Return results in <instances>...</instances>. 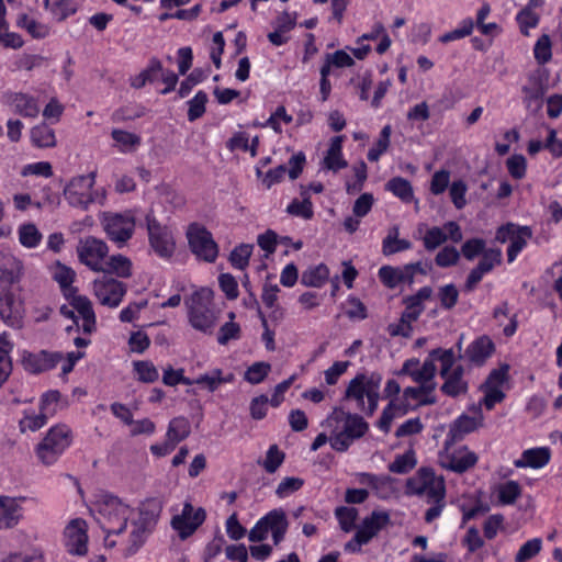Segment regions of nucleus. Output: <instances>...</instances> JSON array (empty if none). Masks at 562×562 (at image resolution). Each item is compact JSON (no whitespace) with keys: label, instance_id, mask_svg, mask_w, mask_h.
<instances>
[{"label":"nucleus","instance_id":"1","mask_svg":"<svg viewBox=\"0 0 562 562\" xmlns=\"http://www.w3.org/2000/svg\"><path fill=\"white\" fill-rule=\"evenodd\" d=\"M134 514V509L119 497L104 495L98 505L95 517L97 522L108 536L121 535L126 529L128 520L132 521L130 546L125 552L127 557L133 555L144 544L153 524V518H149L143 510L139 512L137 520L133 518Z\"/></svg>","mask_w":562,"mask_h":562},{"label":"nucleus","instance_id":"2","mask_svg":"<svg viewBox=\"0 0 562 562\" xmlns=\"http://www.w3.org/2000/svg\"><path fill=\"white\" fill-rule=\"evenodd\" d=\"M322 425L330 429L329 443L338 452L347 451L369 430V424L362 416L345 412L341 407H335Z\"/></svg>","mask_w":562,"mask_h":562},{"label":"nucleus","instance_id":"3","mask_svg":"<svg viewBox=\"0 0 562 562\" xmlns=\"http://www.w3.org/2000/svg\"><path fill=\"white\" fill-rule=\"evenodd\" d=\"M189 324L206 335H212L221 316L213 302V291L200 288L184 299Z\"/></svg>","mask_w":562,"mask_h":562},{"label":"nucleus","instance_id":"4","mask_svg":"<svg viewBox=\"0 0 562 562\" xmlns=\"http://www.w3.org/2000/svg\"><path fill=\"white\" fill-rule=\"evenodd\" d=\"M461 254L470 261L481 256L479 263L470 271L464 282L463 290L465 292H472L483 277L502 262V250L486 248V241L482 238L468 239L461 247Z\"/></svg>","mask_w":562,"mask_h":562},{"label":"nucleus","instance_id":"5","mask_svg":"<svg viewBox=\"0 0 562 562\" xmlns=\"http://www.w3.org/2000/svg\"><path fill=\"white\" fill-rule=\"evenodd\" d=\"M72 441L71 429L59 424L52 427L36 447V454L45 465L54 464Z\"/></svg>","mask_w":562,"mask_h":562},{"label":"nucleus","instance_id":"6","mask_svg":"<svg viewBox=\"0 0 562 562\" xmlns=\"http://www.w3.org/2000/svg\"><path fill=\"white\" fill-rule=\"evenodd\" d=\"M186 237L191 252L205 262H215L218 257V245L212 233L198 222L191 223L186 231Z\"/></svg>","mask_w":562,"mask_h":562},{"label":"nucleus","instance_id":"7","mask_svg":"<svg viewBox=\"0 0 562 562\" xmlns=\"http://www.w3.org/2000/svg\"><path fill=\"white\" fill-rule=\"evenodd\" d=\"M100 222L108 238L119 248L123 247L134 234L135 218L130 211L124 213L104 212Z\"/></svg>","mask_w":562,"mask_h":562},{"label":"nucleus","instance_id":"8","mask_svg":"<svg viewBox=\"0 0 562 562\" xmlns=\"http://www.w3.org/2000/svg\"><path fill=\"white\" fill-rule=\"evenodd\" d=\"M95 171H91L87 176H77L72 178L64 189V196L74 207L88 210L93 203L92 188L95 182Z\"/></svg>","mask_w":562,"mask_h":562},{"label":"nucleus","instance_id":"9","mask_svg":"<svg viewBox=\"0 0 562 562\" xmlns=\"http://www.w3.org/2000/svg\"><path fill=\"white\" fill-rule=\"evenodd\" d=\"M531 237L532 231L529 226H518L514 223H507L498 227L495 238L499 243H506L510 239V245L507 249V259L508 262H513Z\"/></svg>","mask_w":562,"mask_h":562},{"label":"nucleus","instance_id":"10","mask_svg":"<svg viewBox=\"0 0 562 562\" xmlns=\"http://www.w3.org/2000/svg\"><path fill=\"white\" fill-rule=\"evenodd\" d=\"M162 81L166 83V87L160 90L161 94H166L176 88V74L172 71H165L161 63L153 58L149 63V66L144 69L140 74L132 78L131 86L139 89L144 87L147 82Z\"/></svg>","mask_w":562,"mask_h":562},{"label":"nucleus","instance_id":"11","mask_svg":"<svg viewBox=\"0 0 562 562\" xmlns=\"http://www.w3.org/2000/svg\"><path fill=\"white\" fill-rule=\"evenodd\" d=\"M0 317L11 327L20 328L22 326V304L14 297L11 286L5 280H0Z\"/></svg>","mask_w":562,"mask_h":562},{"label":"nucleus","instance_id":"12","mask_svg":"<svg viewBox=\"0 0 562 562\" xmlns=\"http://www.w3.org/2000/svg\"><path fill=\"white\" fill-rule=\"evenodd\" d=\"M79 259L93 271L103 270L102 260L108 255L106 244L97 237L89 236L81 239L77 248Z\"/></svg>","mask_w":562,"mask_h":562},{"label":"nucleus","instance_id":"13","mask_svg":"<svg viewBox=\"0 0 562 562\" xmlns=\"http://www.w3.org/2000/svg\"><path fill=\"white\" fill-rule=\"evenodd\" d=\"M94 294L102 305L116 307L126 293V285L106 274L93 283Z\"/></svg>","mask_w":562,"mask_h":562},{"label":"nucleus","instance_id":"14","mask_svg":"<svg viewBox=\"0 0 562 562\" xmlns=\"http://www.w3.org/2000/svg\"><path fill=\"white\" fill-rule=\"evenodd\" d=\"M206 512L203 507H194L190 502H184L181 514H178V538L186 540L203 525Z\"/></svg>","mask_w":562,"mask_h":562},{"label":"nucleus","instance_id":"15","mask_svg":"<svg viewBox=\"0 0 562 562\" xmlns=\"http://www.w3.org/2000/svg\"><path fill=\"white\" fill-rule=\"evenodd\" d=\"M146 223L149 241L154 250L160 257H170L173 248L171 232L150 214L146 216Z\"/></svg>","mask_w":562,"mask_h":562},{"label":"nucleus","instance_id":"16","mask_svg":"<svg viewBox=\"0 0 562 562\" xmlns=\"http://www.w3.org/2000/svg\"><path fill=\"white\" fill-rule=\"evenodd\" d=\"M65 546L70 554L85 555L88 551L87 524L83 519H72L64 531Z\"/></svg>","mask_w":562,"mask_h":562},{"label":"nucleus","instance_id":"17","mask_svg":"<svg viewBox=\"0 0 562 562\" xmlns=\"http://www.w3.org/2000/svg\"><path fill=\"white\" fill-rule=\"evenodd\" d=\"M61 359L63 355L60 352L42 350L33 353L25 350L22 353L21 363L25 371L37 374L55 368Z\"/></svg>","mask_w":562,"mask_h":562},{"label":"nucleus","instance_id":"18","mask_svg":"<svg viewBox=\"0 0 562 562\" xmlns=\"http://www.w3.org/2000/svg\"><path fill=\"white\" fill-rule=\"evenodd\" d=\"M477 456L473 451H470L467 446L449 453H440V464L442 468L456 472L464 473L473 468L477 462Z\"/></svg>","mask_w":562,"mask_h":562},{"label":"nucleus","instance_id":"19","mask_svg":"<svg viewBox=\"0 0 562 562\" xmlns=\"http://www.w3.org/2000/svg\"><path fill=\"white\" fill-rule=\"evenodd\" d=\"M483 417L480 415V418L471 417L469 415H461L458 417L449 428L447 434V438L445 440V451H449V449L458 441L462 440L465 435L473 432L481 426Z\"/></svg>","mask_w":562,"mask_h":562},{"label":"nucleus","instance_id":"20","mask_svg":"<svg viewBox=\"0 0 562 562\" xmlns=\"http://www.w3.org/2000/svg\"><path fill=\"white\" fill-rule=\"evenodd\" d=\"M390 521L387 512L373 510L370 516L362 520L361 526L356 532V540L358 543H369Z\"/></svg>","mask_w":562,"mask_h":562},{"label":"nucleus","instance_id":"21","mask_svg":"<svg viewBox=\"0 0 562 562\" xmlns=\"http://www.w3.org/2000/svg\"><path fill=\"white\" fill-rule=\"evenodd\" d=\"M3 101L12 106L16 114L24 117H36L40 113L37 100L31 94L8 91L3 94Z\"/></svg>","mask_w":562,"mask_h":562},{"label":"nucleus","instance_id":"22","mask_svg":"<svg viewBox=\"0 0 562 562\" xmlns=\"http://www.w3.org/2000/svg\"><path fill=\"white\" fill-rule=\"evenodd\" d=\"M546 91L547 87L541 76L539 74L530 75L528 78V85L522 87L526 108L532 112L539 111L542 106V99Z\"/></svg>","mask_w":562,"mask_h":562},{"label":"nucleus","instance_id":"23","mask_svg":"<svg viewBox=\"0 0 562 562\" xmlns=\"http://www.w3.org/2000/svg\"><path fill=\"white\" fill-rule=\"evenodd\" d=\"M432 289L430 286L420 288L416 294L404 297L403 303L406 308L402 313V323L416 322L424 311L423 302L430 299Z\"/></svg>","mask_w":562,"mask_h":562},{"label":"nucleus","instance_id":"24","mask_svg":"<svg viewBox=\"0 0 562 562\" xmlns=\"http://www.w3.org/2000/svg\"><path fill=\"white\" fill-rule=\"evenodd\" d=\"M419 360L417 358L407 359L401 370L396 372L397 375H409L414 382H425L434 380L436 374V366L432 360H426L422 368H418Z\"/></svg>","mask_w":562,"mask_h":562},{"label":"nucleus","instance_id":"25","mask_svg":"<svg viewBox=\"0 0 562 562\" xmlns=\"http://www.w3.org/2000/svg\"><path fill=\"white\" fill-rule=\"evenodd\" d=\"M495 351V345L488 336H481L472 341L464 351L467 358L472 364L481 367Z\"/></svg>","mask_w":562,"mask_h":562},{"label":"nucleus","instance_id":"26","mask_svg":"<svg viewBox=\"0 0 562 562\" xmlns=\"http://www.w3.org/2000/svg\"><path fill=\"white\" fill-rule=\"evenodd\" d=\"M70 306L77 311L83 319L82 330L86 334H91L95 330V314L92 308L91 301L85 295L69 294Z\"/></svg>","mask_w":562,"mask_h":562},{"label":"nucleus","instance_id":"27","mask_svg":"<svg viewBox=\"0 0 562 562\" xmlns=\"http://www.w3.org/2000/svg\"><path fill=\"white\" fill-rule=\"evenodd\" d=\"M234 380V374L229 373L227 376L222 375L221 369H214L210 373L198 376L194 381H190L183 375V370L178 369V384H192L196 383L204 385L210 392H214L221 384L228 383Z\"/></svg>","mask_w":562,"mask_h":562},{"label":"nucleus","instance_id":"28","mask_svg":"<svg viewBox=\"0 0 562 562\" xmlns=\"http://www.w3.org/2000/svg\"><path fill=\"white\" fill-rule=\"evenodd\" d=\"M464 368L462 366H456L451 372L446 376H441L445 379L443 384L440 386V391L448 396L457 397L460 394H465L468 392L469 385L465 380H463Z\"/></svg>","mask_w":562,"mask_h":562},{"label":"nucleus","instance_id":"29","mask_svg":"<svg viewBox=\"0 0 562 562\" xmlns=\"http://www.w3.org/2000/svg\"><path fill=\"white\" fill-rule=\"evenodd\" d=\"M435 479V471L428 467H422L416 474L406 480L405 494L406 495H423L426 488L431 484Z\"/></svg>","mask_w":562,"mask_h":562},{"label":"nucleus","instance_id":"30","mask_svg":"<svg viewBox=\"0 0 562 562\" xmlns=\"http://www.w3.org/2000/svg\"><path fill=\"white\" fill-rule=\"evenodd\" d=\"M550 461L549 448H532L522 452L521 459L514 462L516 468H533L539 469L544 467Z\"/></svg>","mask_w":562,"mask_h":562},{"label":"nucleus","instance_id":"31","mask_svg":"<svg viewBox=\"0 0 562 562\" xmlns=\"http://www.w3.org/2000/svg\"><path fill=\"white\" fill-rule=\"evenodd\" d=\"M366 396V374L359 373L349 382L345 391L344 400H355L358 409L364 411Z\"/></svg>","mask_w":562,"mask_h":562},{"label":"nucleus","instance_id":"32","mask_svg":"<svg viewBox=\"0 0 562 562\" xmlns=\"http://www.w3.org/2000/svg\"><path fill=\"white\" fill-rule=\"evenodd\" d=\"M31 140L38 148L56 146L55 132L46 123H41L31 130Z\"/></svg>","mask_w":562,"mask_h":562},{"label":"nucleus","instance_id":"33","mask_svg":"<svg viewBox=\"0 0 562 562\" xmlns=\"http://www.w3.org/2000/svg\"><path fill=\"white\" fill-rule=\"evenodd\" d=\"M102 271L106 276L116 274L120 278H130L132 276V262L123 255H114L105 262Z\"/></svg>","mask_w":562,"mask_h":562},{"label":"nucleus","instance_id":"34","mask_svg":"<svg viewBox=\"0 0 562 562\" xmlns=\"http://www.w3.org/2000/svg\"><path fill=\"white\" fill-rule=\"evenodd\" d=\"M329 277V270L326 265L319 263L316 267L308 268L302 273L301 283L305 286L321 288Z\"/></svg>","mask_w":562,"mask_h":562},{"label":"nucleus","instance_id":"35","mask_svg":"<svg viewBox=\"0 0 562 562\" xmlns=\"http://www.w3.org/2000/svg\"><path fill=\"white\" fill-rule=\"evenodd\" d=\"M385 190L392 192L405 203L411 202L414 198V191L411 182L402 177H394L390 179L385 184Z\"/></svg>","mask_w":562,"mask_h":562},{"label":"nucleus","instance_id":"36","mask_svg":"<svg viewBox=\"0 0 562 562\" xmlns=\"http://www.w3.org/2000/svg\"><path fill=\"white\" fill-rule=\"evenodd\" d=\"M0 508L2 513L0 514L7 522V528H13L18 525L21 518V506L16 503L15 499L10 498L8 496H0Z\"/></svg>","mask_w":562,"mask_h":562},{"label":"nucleus","instance_id":"37","mask_svg":"<svg viewBox=\"0 0 562 562\" xmlns=\"http://www.w3.org/2000/svg\"><path fill=\"white\" fill-rule=\"evenodd\" d=\"M416 464L415 452L413 449H409L405 453L396 456L395 460L387 465V469L392 473L406 474L412 471Z\"/></svg>","mask_w":562,"mask_h":562},{"label":"nucleus","instance_id":"38","mask_svg":"<svg viewBox=\"0 0 562 562\" xmlns=\"http://www.w3.org/2000/svg\"><path fill=\"white\" fill-rule=\"evenodd\" d=\"M262 524L267 527V531H274L283 528H289V520L285 512L282 508L272 509L266 516L260 518Z\"/></svg>","mask_w":562,"mask_h":562},{"label":"nucleus","instance_id":"39","mask_svg":"<svg viewBox=\"0 0 562 562\" xmlns=\"http://www.w3.org/2000/svg\"><path fill=\"white\" fill-rule=\"evenodd\" d=\"M176 419H171L167 431V440L162 443L150 446V451L156 457H165L176 449Z\"/></svg>","mask_w":562,"mask_h":562},{"label":"nucleus","instance_id":"40","mask_svg":"<svg viewBox=\"0 0 562 562\" xmlns=\"http://www.w3.org/2000/svg\"><path fill=\"white\" fill-rule=\"evenodd\" d=\"M254 246L250 244H240L235 247L229 255V262L233 267L244 270L249 265Z\"/></svg>","mask_w":562,"mask_h":562},{"label":"nucleus","instance_id":"41","mask_svg":"<svg viewBox=\"0 0 562 562\" xmlns=\"http://www.w3.org/2000/svg\"><path fill=\"white\" fill-rule=\"evenodd\" d=\"M284 458V452H282L277 445H272L266 453V459L263 461L258 460V464L262 465L268 473L272 474L277 472L283 463Z\"/></svg>","mask_w":562,"mask_h":562},{"label":"nucleus","instance_id":"42","mask_svg":"<svg viewBox=\"0 0 562 562\" xmlns=\"http://www.w3.org/2000/svg\"><path fill=\"white\" fill-rule=\"evenodd\" d=\"M498 502L502 505H512L521 494V487L516 481H507L498 486Z\"/></svg>","mask_w":562,"mask_h":562},{"label":"nucleus","instance_id":"43","mask_svg":"<svg viewBox=\"0 0 562 562\" xmlns=\"http://www.w3.org/2000/svg\"><path fill=\"white\" fill-rule=\"evenodd\" d=\"M392 128L390 125H385L379 136V139L372 148L368 151V159L370 161H378L382 154H384L390 146Z\"/></svg>","mask_w":562,"mask_h":562},{"label":"nucleus","instance_id":"44","mask_svg":"<svg viewBox=\"0 0 562 562\" xmlns=\"http://www.w3.org/2000/svg\"><path fill=\"white\" fill-rule=\"evenodd\" d=\"M133 367L138 380L144 383H153L159 376L158 370L150 361H134Z\"/></svg>","mask_w":562,"mask_h":562},{"label":"nucleus","instance_id":"45","mask_svg":"<svg viewBox=\"0 0 562 562\" xmlns=\"http://www.w3.org/2000/svg\"><path fill=\"white\" fill-rule=\"evenodd\" d=\"M286 212L293 216H299L304 220H311L314 216L313 203L311 201V198H304V200L302 201L294 199L288 205Z\"/></svg>","mask_w":562,"mask_h":562},{"label":"nucleus","instance_id":"46","mask_svg":"<svg viewBox=\"0 0 562 562\" xmlns=\"http://www.w3.org/2000/svg\"><path fill=\"white\" fill-rule=\"evenodd\" d=\"M335 515L339 521L340 528L345 532H349L355 528V522L358 517L357 508L340 506L336 508Z\"/></svg>","mask_w":562,"mask_h":562},{"label":"nucleus","instance_id":"47","mask_svg":"<svg viewBox=\"0 0 562 562\" xmlns=\"http://www.w3.org/2000/svg\"><path fill=\"white\" fill-rule=\"evenodd\" d=\"M271 370L268 362H255L245 372L244 379L250 384L261 383Z\"/></svg>","mask_w":562,"mask_h":562},{"label":"nucleus","instance_id":"48","mask_svg":"<svg viewBox=\"0 0 562 562\" xmlns=\"http://www.w3.org/2000/svg\"><path fill=\"white\" fill-rule=\"evenodd\" d=\"M54 279L60 285L66 299H69V294L76 293V288L71 286V283L74 282L75 279V272L70 268L60 266L58 270L55 272Z\"/></svg>","mask_w":562,"mask_h":562},{"label":"nucleus","instance_id":"49","mask_svg":"<svg viewBox=\"0 0 562 562\" xmlns=\"http://www.w3.org/2000/svg\"><path fill=\"white\" fill-rule=\"evenodd\" d=\"M19 239L23 246L33 248L40 244L42 234L34 224H24L19 229Z\"/></svg>","mask_w":562,"mask_h":562},{"label":"nucleus","instance_id":"50","mask_svg":"<svg viewBox=\"0 0 562 562\" xmlns=\"http://www.w3.org/2000/svg\"><path fill=\"white\" fill-rule=\"evenodd\" d=\"M412 243L407 239H398L389 232L382 243V252L384 256H391L400 251L411 249Z\"/></svg>","mask_w":562,"mask_h":562},{"label":"nucleus","instance_id":"51","mask_svg":"<svg viewBox=\"0 0 562 562\" xmlns=\"http://www.w3.org/2000/svg\"><path fill=\"white\" fill-rule=\"evenodd\" d=\"M542 548V540L533 538L525 542L518 550L515 557L516 562H526L536 557Z\"/></svg>","mask_w":562,"mask_h":562},{"label":"nucleus","instance_id":"52","mask_svg":"<svg viewBox=\"0 0 562 562\" xmlns=\"http://www.w3.org/2000/svg\"><path fill=\"white\" fill-rule=\"evenodd\" d=\"M533 54L536 60L540 65H544L551 59V40L548 34H543L538 38L533 48Z\"/></svg>","mask_w":562,"mask_h":562},{"label":"nucleus","instance_id":"53","mask_svg":"<svg viewBox=\"0 0 562 562\" xmlns=\"http://www.w3.org/2000/svg\"><path fill=\"white\" fill-rule=\"evenodd\" d=\"M207 102V94L203 91H199L193 99H191L188 110V119L193 122L200 119L205 113V104Z\"/></svg>","mask_w":562,"mask_h":562},{"label":"nucleus","instance_id":"54","mask_svg":"<svg viewBox=\"0 0 562 562\" xmlns=\"http://www.w3.org/2000/svg\"><path fill=\"white\" fill-rule=\"evenodd\" d=\"M240 335L241 328L239 324L235 322H226L217 331V342L225 346L233 339H239Z\"/></svg>","mask_w":562,"mask_h":562},{"label":"nucleus","instance_id":"55","mask_svg":"<svg viewBox=\"0 0 562 562\" xmlns=\"http://www.w3.org/2000/svg\"><path fill=\"white\" fill-rule=\"evenodd\" d=\"M77 11V3L75 0H58L56 1L52 8L50 12L53 16L61 22L67 19L69 15L75 14Z\"/></svg>","mask_w":562,"mask_h":562},{"label":"nucleus","instance_id":"56","mask_svg":"<svg viewBox=\"0 0 562 562\" xmlns=\"http://www.w3.org/2000/svg\"><path fill=\"white\" fill-rule=\"evenodd\" d=\"M48 417H50V415L41 409L37 415H25L24 418L20 420V429L22 432L26 430L36 431L47 423Z\"/></svg>","mask_w":562,"mask_h":562},{"label":"nucleus","instance_id":"57","mask_svg":"<svg viewBox=\"0 0 562 562\" xmlns=\"http://www.w3.org/2000/svg\"><path fill=\"white\" fill-rule=\"evenodd\" d=\"M400 268L383 266L379 269L378 276L381 282L389 289H395L402 283Z\"/></svg>","mask_w":562,"mask_h":562},{"label":"nucleus","instance_id":"58","mask_svg":"<svg viewBox=\"0 0 562 562\" xmlns=\"http://www.w3.org/2000/svg\"><path fill=\"white\" fill-rule=\"evenodd\" d=\"M438 297L445 310H451L456 306L459 297V291L453 283L439 288Z\"/></svg>","mask_w":562,"mask_h":562},{"label":"nucleus","instance_id":"59","mask_svg":"<svg viewBox=\"0 0 562 562\" xmlns=\"http://www.w3.org/2000/svg\"><path fill=\"white\" fill-rule=\"evenodd\" d=\"M468 191V186L463 180H456L451 183L449 195L450 199L456 206V209L461 210L467 205L465 193Z\"/></svg>","mask_w":562,"mask_h":562},{"label":"nucleus","instance_id":"60","mask_svg":"<svg viewBox=\"0 0 562 562\" xmlns=\"http://www.w3.org/2000/svg\"><path fill=\"white\" fill-rule=\"evenodd\" d=\"M209 68L206 70L202 68H195L193 71L181 82L178 93L180 97L187 95L191 89L198 83L202 82L207 76Z\"/></svg>","mask_w":562,"mask_h":562},{"label":"nucleus","instance_id":"61","mask_svg":"<svg viewBox=\"0 0 562 562\" xmlns=\"http://www.w3.org/2000/svg\"><path fill=\"white\" fill-rule=\"evenodd\" d=\"M425 493L427 494L428 503H445L446 486L443 479L435 476Z\"/></svg>","mask_w":562,"mask_h":562},{"label":"nucleus","instance_id":"62","mask_svg":"<svg viewBox=\"0 0 562 562\" xmlns=\"http://www.w3.org/2000/svg\"><path fill=\"white\" fill-rule=\"evenodd\" d=\"M304 485V480L301 477L286 476L278 485L276 494L278 497L283 498L296 491Z\"/></svg>","mask_w":562,"mask_h":562},{"label":"nucleus","instance_id":"63","mask_svg":"<svg viewBox=\"0 0 562 562\" xmlns=\"http://www.w3.org/2000/svg\"><path fill=\"white\" fill-rule=\"evenodd\" d=\"M448 239V236L440 227L429 228L424 236V246L427 250L431 251L439 247Z\"/></svg>","mask_w":562,"mask_h":562},{"label":"nucleus","instance_id":"64","mask_svg":"<svg viewBox=\"0 0 562 562\" xmlns=\"http://www.w3.org/2000/svg\"><path fill=\"white\" fill-rule=\"evenodd\" d=\"M459 258L460 252L453 246H446L436 255L435 262L441 268H447L454 266Z\"/></svg>","mask_w":562,"mask_h":562}]
</instances>
